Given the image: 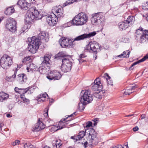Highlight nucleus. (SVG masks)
Returning <instances> with one entry per match:
<instances>
[{
  "label": "nucleus",
  "mask_w": 148,
  "mask_h": 148,
  "mask_svg": "<svg viewBox=\"0 0 148 148\" xmlns=\"http://www.w3.org/2000/svg\"><path fill=\"white\" fill-rule=\"evenodd\" d=\"M17 4L22 9L27 10L29 9V11L31 12H27L26 14L25 21L27 23H32L35 19H41V15L36 8L34 7L30 8L31 5V3H28L25 0H19Z\"/></svg>",
  "instance_id": "obj_1"
},
{
  "label": "nucleus",
  "mask_w": 148,
  "mask_h": 148,
  "mask_svg": "<svg viewBox=\"0 0 148 148\" xmlns=\"http://www.w3.org/2000/svg\"><path fill=\"white\" fill-rule=\"evenodd\" d=\"M96 33L95 32H93L89 33L88 34H84L79 36L73 39L72 40L67 38H66L64 37H62L60 40L61 42L60 45L63 48H70L72 47L74 45V41H79L84 39L87 38H89L95 36Z\"/></svg>",
  "instance_id": "obj_2"
},
{
  "label": "nucleus",
  "mask_w": 148,
  "mask_h": 148,
  "mask_svg": "<svg viewBox=\"0 0 148 148\" xmlns=\"http://www.w3.org/2000/svg\"><path fill=\"white\" fill-rule=\"evenodd\" d=\"M87 133L88 136L86 137V140L83 139V141L79 143H81L82 145L83 144V146L85 147H87L88 143L90 145H96L97 144L99 140L98 134L95 130L93 128H90L88 130Z\"/></svg>",
  "instance_id": "obj_3"
},
{
  "label": "nucleus",
  "mask_w": 148,
  "mask_h": 148,
  "mask_svg": "<svg viewBox=\"0 0 148 148\" xmlns=\"http://www.w3.org/2000/svg\"><path fill=\"white\" fill-rule=\"evenodd\" d=\"M88 17L85 13L82 12L76 15L71 21V24L77 26L82 25L87 22Z\"/></svg>",
  "instance_id": "obj_4"
},
{
  "label": "nucleus",
  "mask_w": 148,
  "mask_h": 148,
  "mask_svg": "<svg viewBox=\"0 0 148 148\" xmlns=\"http://www.w3.org/2000/svg\"><path fill=\"white\" fill-rule=\"evenodd\" d=\"M28 40L29 43L27 47L28 50L33 54L35 53L40 45L39 40L38 39H36L35 36L29 38Z\"/></svg>",
  "instance_id": "obj_5"
},
{
  "label": "nucleus",
  "mask_w": 148,
  "mask_h": 148,
  "mask_svg": "<svg viewBox=\"0 0 148 148\" xmlns=\"http://www.w3.org/2000/svg\"><path fill=\"white\" fill-rule=\"evenodd\" d=\"M51 57V56L50 55H46L44 57L43 61L39 68V71L41 73L45 74L50 69L49 62Z\"/></svg>",
  "instance_id": "obj_6"
},
{
  "label": "nucleus",
  "mask_w": 148,
  "mask_h": 148,
  "mask_svg": "<svg viewBox=\"0 0 148 148\" xmlns=\"http://www.w3.org/2000/svg\"><path fill=\"white\" fill-rule=\"evenodd\" d=\"M1 66L4 69L8 68L12 64V58L8 55L5 54L1 57L0 60Z\"/></svg>",
  "instance_id": "obj_7"
},
{
  "label": "nucleus",
  "mask_w": 148,
  "mask_h": 148,
  "mask_svg": "<svg viewBox=\"0 0 148 148\" xmlns=\"http://www.w3.org/2000/svg\"><path fill=\"white\" fill-rule=\"evenodd\" d=\"M81 101L86 102L87 103H90L92 101L93 97L90 94V90H85L81 92Z\"/></svg>",
  "instance_id": "obj_8"
},
{
  "label": "nucleus",
  "mask_w": 148,
  "mask_h": 148,
  "mask_svg": "<svg viewBox=\"0 0 148 148\" xmlns=\"http://www.w3.org/2000/svg\"><path fill=\"white\" fill-rule=\"evenodd\" d=\"M91 23L93 25H97L103 21L104 17L101 12L97 13L92 14Z\"/></svg>",
  "instance_id": "obj_9"
},
{
  "label": "nucleus",
  "mask_w": 148,
  "mask_h": 148,
  "mask_svg": "<svg viewBox=\"0 0 148 148\" xmlns=\"http://www.w3.org/2000/svg\"><path fill=\"white\" fill-rule=\"evenodd\" d=\"M76 112H75L70 115H68L67 117L66 116L65 118H64L61 120L60 121L59 123L57 126H53L52 127L51 129V132H55L57 130L62 129L64 128V126H65L67 123L66 122L67 121H66V120L67 119L68 117L72 116L73 114H75ZM71 119L69 120L68 121H70Z\"/></svg>",
  "instance_id": "obj_10"
},
{
  "label": "nucleus",
  "mask_w": 148,
  "mask_h": 148,
  "mask_svg": "<svg viewBox=\"0 0 148 148\" xmlns=\"http://www.w3.org/2000/svg\"><path fill=\"white\" fill-rule=\"evenodd\" d=\"M136 37H138V35H139V34H141L140 37L142 43L148 41V30H144L141 27L136 30Z\"/></svg>",
  "instance_id": "obj_11"
},
{
  "label": "nucleus",
  "mask_w": 148,
  "mask_h": 148,
  "mask_svg": "<svg viewBox=\"0 0 148 148\" xmlns=\"http://www.w3.org/2000/svg\"><path fill=\"white\" fill-rule=\"evenodd\" d=\"M17 23L13 18L8 19L5 26L6 28L12 32H15L17 30Z\"/></svg>",
  "instance_id": "obj_12"
},
{
  "label": "nucleus",
  "mask_w": 148,
  "mask_h": 148,
  "mask_svg": "<svg viewBox=\"0 0 148 148\" xmlns=\"http://www.w3.org/2000/svg\"><path fill=\"white\" fill-rule=\"evenodd\" d=\"M47 23L50 26H53L56 24L58 20V18L56 14L53 13L46 17Z\"/></svg>",
  "instance_id": "obj_13"
},
{
  "label": "nucleus",
  "mask_w": 148,
  "mask_h": 148,
  "mask_svg": "<svg viewBox=\"0 0 148 148\" xmlns=\"http://www.w3.org/2000/svg\"><path fill=\"white\" fill-rule=\"evenodd\" d=\"M62 77V75L59 72L56 70L51 71L47 76V78L50 80H58Z\"/></svg>",
  "instance_id": "obj_14"
},
{
  "label": "nucleus",
  "mask_w": 148,
  "mask_h": 148,
  "mask_svg": "<svg viewBox=\"0 0 148 148\" xmlns=\"http://www.w3.org/2000/svg\"><path fill=\"white\" fill-rule=\"evenodd\" d=\"M87 49H90L92 52H95L97 53V50L100 48L99 45L97 42L93 41H91L86 46Z\"/></svg>",
  "instance_id": "obj_15"
},
{
  "label": "nucleus",
  "mask_w": 148,
  "mask_h": 148,
  "mask_svg": "<svg viewBox=\"0 0 148 148\" xmlns=\"http://www.w3.org/2000/svg\"><path fill=\"white\" fill-rule=\"evenodd\" d=\"M91 85H92L91 89L93 91H101L102 86L99 78L98 77L96 78L94 80V82Z\"/></svg>",
  "instance_id": "obj_16"
},
{
  "label": "nucleus",
  "mask_w": 148,
  "mask_h": 148,
  "mask_svg": "<svg viewBox=\"0 0 148 148\" xmlns=\"http://www.w3.org/2000/svg\"><path fill=\"white\" fill-rule=\"evenodd\" d=\"M49 34L48 33L45 32H41L38 34V37L35 36L36 39H38L40 41V44H41V41L43 42H47L49 40Z\"/></svg>",
  "instance_id": "obj_17"
},
{
  "label": "nucleus",
  "mask_w": 148,
  "mask_h": 148,
  "mask_svg": "<svg viewBox=\"0 0 148 148\" xmlns=\"http://www.w3.org/2000/svg\"><path fill=\"white\" fill-rule=\"evenodd\" d=\"M45 126L43 123L38 119L37 123L33 127L32 130L33 132H38L45 128Z\"/></svg>",
  "instance_id": "obj_18"
},
{
  "label": "nucleus",
  "mask_w": 148,
  "mask_h": 148,
  "mask_svg": "<svg viewBox=\"0 0 148 148\" xmlns=\"http://www.w3.org/2000/svg\"><path fill=\"white\" fill-rule=\"evenodd\" d=\"M53 12H54L58 18H59L61 17H63L64 15L63 14V9L62 8L55 7L54 9L53 10Z\"/></svg>",
  "instance_id": "obj_19"
},
{
  "label": "nucleus",
  "mask_w": 148,
  "mask_h": 148,
  "mask_svg": "<svg viewBox=\"0 0 148 148\" xmlns=\"http://www.w3.org/2000/svg\"><path fill=\"white\" fill-rule=\"evenodd\" d=\"M72 61L73 60L70 56H69V58H64L62 59V64L71 68L73 64Z\"/></svg>",
  "instance_id": "obj_20"
},
{
  "label": "nucleus",
  "mask_w": 148,
  "mask_h": 148,
  "mask_svg": "<svg viewBox=\"0 0 148 148\" xmlns=\"http://www.w3.org/2000/svg\"><path fill=\"white\" fill-rule=\"evenodd\" d=\"M33 88H32L28 87L26 88H21L20 90H19V93L21 94V95H24L26 93H27L28 94H31L32 92H31V90H33Z\"/></svg>",
  "instance_id": "obj_21"
},
{
  "label": "nucleus",
  "mask_w": 148,
  "mask_h": 148,
  "mask_svg": "<svg viewBox=\"0 0 148 148\" xmlns=\"http://www.w3.org/2000/svg\"><path fill=\"white\" fill-rule=\"evenodd\" d=\"M27 79L26 75L24 73H21L18 74L16 77L17 80L20 82H23L25 81Z\"/></svg>",
  "instance_id": "obj_22"
},
{
  "label": "nucleus",
  "mask_w": 148,
  "mask_h": 148,
  "mask_svg": "<svg viewBox=\"0 0 148 148\" xmlns=\"http://www.w3.org/2000/svg\"><path fill=\"white\" fill-rule=\"evenodd\" d=\"M119 27L120 30H125L128 28L129 25L126 23L125 21L120 22L118 25Z\"/></svg>",
  "instance_id": "obj_23"
},
{
  "label": "nucleus",
  "mask_w": 148,
  "mask_h": 148,
  "mask_svg": "<svg viewBox=\"0 0 148 148\" xmlns=\"http://www.w3.org/2000/svg\"><path fill=\"white\" fill-rule=\"evenodd\" d=\"M71 68L68 66L67 65L62 64L61 69L62 72L64 73L69 72L71 70Z\"/></svg>",
  "instance_id": "obj_24"
},
{
  "label": "nucleus",
  "mask_w": 148,
  "mask_h": 148,
  "mask_svg": "<svg viewBox=\"0 0 148 148\" xmlns=\"http://www.w3.org/2000/svg\"><path fill=\"white\" fill-rule=\"evenodd\" d=\"M14 9L12 7H9L5 11V14L7 15H10L14 13Z\"/></svg>",
  "instance_id": "obj_25"
},
{
  "label": "nucleus",
  "mask_w": 148,
  "mask_h": 148,
  "mask_svg": "<svg viewBox=\"0 0 148 148\" xmlns=\"http://www.w3.org/2000/svg\"><path fill=\"white\" fill-rule=\"evenodd\" d=\"M9 95L8 94L5 93L3 92L0 93V101H2L7 99L8 98Z\"/></svg>",
  "instance_id": "obj_26"
},
{
  "label": "nucleus",
  "mask_w": 148,
  "mask_h": 148,
  "mask_svg": "<svg viewBox=\"0 0 148 148\" xmlns=\"http://www.w3.org/2000/svg\"><path fill=\"white\" fill-rule=\"evenodd\" d=\"M88 104L84 101H81V103L78 104V109L79 110H84L85 107V106Z\"/></svg>",
  "instance_id": "obj_27"
},
{
  "label": "nucleus",
  "mask_w": 148,
  "mask_h": 148,
  "mask_svg": "<svg viewBox=\"0 0 148 148\" xmlns=\"http://www.w3.org/2000/svg\"><path fill=\"white\" fill-rule=\"evenodd\" d=\"M85 132L82 131H81L79 133V134L76 136V140H75V142L77 141L78 140H80L85 135Z\"/></svg>",
  "instance_id": "obj_28"
},
{
  "label": "nucleus",
  "mask_w": 148,
  "mask_h": 148,
  "mask_svg": "<svg viewBox=\"0 0 148 148\" xmlns=\"http://www.w3.org/2000/svg\"><path fill=\"white\" fill-rule=\"evenodd\" d=\"M130 53V51L129 50H127L126 51H124L123 52V53H122L121 55H118L117 57L120 58L123 57L128 58L129 57Z\"/></svg>",
  "instance_id": "obj_29"
},
{
  "label": "nucleus",
  "mask_w": 148,
  "mask_h": 148,
  "mask_svg": "<svg viewBox=\"0 0 148 148\" xmlns=\"http://www.w3.org/2000/svg\"><path fill=\"white\" fill-rule=\"evenodd\" d=\"M47 97H48V95L46 93L40 95L38 96V101H42V102H43L45 100V99Z\"/></svg>",
  "instance_id": "obj_30"
},
{
  "label": "nucleus",
  "mask_w": 148,
  "mask_h": 148,
  "mask_svg": "<svg viewBox=\"0 0 148 148\" xmlns=\"http://www.w3.org/2000/svg\"><path fill=\"white\" fill-rule=\"evenodd\" d=\"M60 140L54 141L53 142V148H59L62 144H60Z\"/></svg>",
  "instance_id": "obj_31"
},
{
  "label": "nucleus",
  "mask_w": 148,
  "mask_h": 148,
  "mask_svg": "<svg viewBox=\"0 0 148 148\" xmlns=\"http://www.w3.org/2000/svg\"><path fill=\"white\" fill-rule=\"evenodd\" d=\"M69 56H67L63 52H61L58 53L56 56V58L57 57H61L63 58H69Z\"/></svg>",
  "instance_id": "obj_32"
},
{
  "label": "nucleus",
  "mask_w": 148,
  "mask_h": 148,
  "mask_svg": "<svg viewBox=\"0 0 148 148\" xmlns=\"http://www.w3.org/2000/svg\"><path fill=\"white\" fill-rule=\"evenodd\" d=\"M96 98L99 99H101L102 98V95L101 94L100 91L99 92H96L93 93V96Z\"/></svg>",
  "instance_id": "obj_33"
},
{
  "label": "nucleus",
  "mask_w": 148,
  "mask_h": 148,
  "mask_svg": "<svg viewBox=\"0 0 148 148\" xmlns=\"http://www.w3.org/2000/svg\"><path fill=\"white\" fill-rule=\"evenodd\" d=\"M27 25L25 24V25L23 26L21 28L20 30V32L21 33H23L25 32H26L27 31Z\"/></svg>",
  "instance_id": "obj_34"
},
{
  "label": "nucleus",
  "mask_w": 148,
  "mask_h": 148,
  "mask_svg": "<svg viewBox=\"0 0 148 148\" xmlns=\"http://www.w3.org/2000/svg\"><path fill=\"white\" fill-rule=\"evenodd\" d=\"M21 99L22 100H23V102L26 103H29V100L28 99L26 98L24 95H21Z\"/></svg>",
  "instance_id": "obj_35"
},
{
  "label": "nucleus",
  "mask_w": 148,
  "mask_h": 148,
  "mask_svg": "<svg viewBox=\"0 0 148 148\" xmlns=\"http://www.w3.org/2000/svg\"><path fill=\"white\" fill-rule=\"evenodd\" d=\"M24 147L25 148H35L34 146L32 145L29 142H27L25 144Z\"/></svg>",
  "instance_id": "obj_36"
},
{
  "label": "nucleus",
  "mask_w": 148,
  "mask_h": 148,
  "mask_svg": "<svg viewBox=\"0 0 148 148\" xmlns=\"http://www.w3.org/2000/svg\"><path fill=\"white\" fill-rule=\"evenodd\" d=\"M134 18V17L133 16H129L127 18V20L124 21L129 25V24L132 21Z\"/></svg>",
  "instance_id": "obj_37"
},
{
  "label": "nucleus",
  "mask_w": 148,
  "mask_h": 148,
  "mask_svg": "<svg viewBox=\"0 0 148 148\" xmlns=\"http://www.w3.org/2000/svg\"><path fill=\"white\" fill-rule=\"evenodd\" d=\"M22 66V65H20V66H19L18 65H17V67L16 68V70L14 72V74L12 75V77H13V78H15L16 77V75L17 72V71L18 70V69H20L21 66Z\"/></svg>",
  "instance_id": "obj_38"
},
{
  "label": "nucleus",
  "mask_w": 148,
  "mask_h": 148,
  "mask_svg": "<svg viewBox=\"0 0 148 148\" xmlns=\"http://www.w3.org/2000/svg\"><path fill=\"white\" fill-rule=\"evenodd\" d=\"M145 61V59L144 58H142V59L139 60L138 61L136 62H134L132 64L134 66L135 65H136L140 62H143Z\"/></svg>",
  "instance_id": "obj_39"
},
{
  "label": "nucleus",
  "mask_w": 148,
  "mask_h": 148,
  "mask_svg": "<svg viewBox=\"0 0 148 148\" xmlns=\"http://www.w3.org/2000/svg\"><path fill=\"white\" fill-rule=\"evenodd\" d=\"M108 77L109 78L108 79L107 78L106 79V80L107 81V84L109 85L112 86L113 85V82H112V81L110 79L111 78L109 76Z\"/></svg>",
  "instance_id": "obj_40"
},
{
  "label": "nucleus",
  "mask_w": 148,
  "mask_h": 148,
  "mask_svg": "<svg viewBox=\"0 0 148 148\" xmlns=\"http://www.w3.org/2000/svg\"><path fill=\"white\" fill-rule=\"evenodd\" d=\"M92 121L93 125L94 126L97 125V123L99 121V120L97 118H95L93 119Z\"/></svg>",
  "instance_id": "obj_41"
},
{
  "label": "nucleus",
  "mask_w": 148,
  "mask_h": 148,
  "mask_svg": "<svg viewBox=\"0 0 148 148\" xmlns=\"http://www.w3.org/2000/svg\"><path fill=\"white\" fill-rule=\"evenodd\" d=\"M92 123L91 121H88L87 122L86 124V127H89L92 126Z\"/></svg>",
  "instance_id": "obj_42"
},
{
  "label": "nucleus",
  "mask_w": 148,
  "mask_h": 148,
  "mask_svg": "<svg viewBox=\"0 0 148 148\" xmlns=\"http://www.w3.org/2000/svg\"><path fill=\"white\" fill-rule=\"evenodd\" d=\"M129 90V89H128L126 90L125 91V92H124V95H130L131 93H132V92H130Z\"/></svg>",
  "instance_id": "obj_43"
},
{
  "label": "nucleus",
  "mask_w": 148,
  "mask_h": 148,
  "mask_svg": "<svg viewBox=\"0 0 148 148\" xmlns=\"http://www.w3.org/2000/svg\"><path fill=\"white\" fill-rule=\"evenodd\" d=\"M104 105L102 104L98 107V110L99 111H102L103 110Z\"/></svg>",
  "instance_id": "obj_44"
},
{
  "label": "nucleus",
  "mask_w": 148,
  "mask_h": 148,
  "mask_svg": "<svg viewBox=\"0 0 148 148\" xmlns=\"http://www.w3.org/2000/svg\"><path fill=\"white\" fill-rule=\"evenodd\" d=\"M86 57V56L84 53H82L81 54L79 57V58L81 59V58H82Z\"/></svg>",
  "instance_id": "obj_45"
},
{
  "label": "nucleus",
  "mask_w": 148,
  "mask_h": 148,
  "mask_svg": "<svg viewBox=\"0 0 148 148\" xmlns=\"http://www.w3.org/2000/svg\"><path fill=\"white\" fill-rule=\"evenodd\" d=\"M137 87V85H135L134 86H130V88H129V90H133V89L134 88H136Z\"/></svg>",
  "instance_id": "obj_46"
},
{
  "label": "nucleus",
  "mask_w": 148,
  "mask_h": 148,
  "mask_svg": "<svg viewBox=\"0 0 148 148\" xmlns=\"http://www.w3.org/2000/svg\"><path fill=\"white\" fill-rule=\"evenodd\" d=\"M21 89V88H18L17 87H15L14 88V90L16 92L19 93V90H20Z\"/></svg>",
  "instance_id": "obj_47"
},
{
  "label": "nucleus",
  "mask_w": 148,
  "mask_h": 148,
  "mask_svg": "<svg viewBox=\"0 0 148 148\" xmlns=\"http://www.w3.org/2000/svg\"><path fill=\"white\" fill-rule=\"evenodd\" d=\"M138 130H139V128L137 126H136L134 127L133 129V130L134 132H136V131H138Z\"/></svg>",
  "instance_id": "obj_48"
},
{
  "label": "nucleus",
  "mask_w": 148,
  "mask_h": 148,
  "mask_svg": "<svg viewBox=\"0 0 148 148\" xmlns=\"http://www.w3.org/2000/svg\"><path fill=\"white\" fill-rule=\"evenodd\" d=\"M8 107L9 110H12L13 107V105L12 104L9 105Z\"/></svg>",
  "instance_id": "obj_49"
},
{
  "label": "nucleus",
  "mask_w": 148,
  "mask_h": 148,
  "mask_svg": "<svg viewBox=\"0 0 148 148\" xmlns=\"http://www.w3.org/2000/svg\"><path fill=\"white\" fill-rule=\"evenodd\" d=\"M14 142L16 145H18L19 144L20 141L18 140H17L15 141Z\"/></svg>",
  "instance_id": "obj_50"
},
{
  "label": "nucleus",
  "mask_w": 148,
  "mask_h": 148,
  "mask_svg": "<svg viewBox=\"0 0 148 148\" xmlns=\"http://www.w3.org/2000/svg\"><path fill=\"white\" fill-rule=\"evenodd\" d=\"M45 113L44 114V116L45 117L48 116V112H44Z\"/></svg>",
  "instance_id": "obj_51"
},
{
  "label": "nucleus",
  "mask_w": 148,
  "mask_h": 148,
  "mask_svg": "<svg viewBox=\"0 0 148 148\" xmlns=\"http://www.w3.org/2000/svg\"><path fill=\"white\" fill-rule=\"evenodd\" d=\"M27 61V58H25L23 59V60L22 61V62L23 63H24L25 62H26Z\"/></svg>",
  "instance_id": "obj_52"
},
{
  "label": "nucleus",
  "mask_w": 148,
  "mask_h": 148,
  "mask_svg": "<svg viewBox=\"0 0 148 148\" xmlns=\"http://www.w3.org/2000/svg\"><path fill=\"white\" fill-rule=\"evenodd\" d=\"M27 61V58H25L23 59V60L22 61V62L23 63H24L25 62H26Z\"/></svg>",
  "instance_id": "obj_53"
},
{
  "label": "nucleus",
  "mask_w": 148,
  "mask_h": 148,
  "mask_svg": "<svg viewBox=\"0 0 148 148\" xmlns=\"http://www.w3.org/2000/svg\"><path fill=\"white\" fill-rule=\"evenodd\" d=\"M78 60L79 61V63H82L84 61V60H83L82 59V58H81L80 59V58H79L78 59Z\"/></svg>",
  "instance_id": "obj_54"
},
{
  "label": "nucleus",
  "mask_w": 148,
  "mask_h": 148,
  "mask_svg": "<svg viewBox=\"0 0 148 148\" xmlns=\"http://www.w3.org/2000/svg\"><path fill=\"white\" fill-rule=\"evenodd\" d=\"M145 59V60L148 58V53L143 58Z\"/></svg>",
  "instance_id": "obj_55"
},
{
  "label": "nucleus",
  "mask_w": 148,
  "mask_h": 148,
  "mask_svg": "<svg viewBox=\"0 0 148 148\" xmlns=\"http://www.w3.org/2000/svg\"><path fill=\"white\" fill-rule=\"evenodd\" d=\"M93 53H94L93 56L94 58H95V60H96L97 57V53H96L95 52Z\"/></svg>",
  "instance_id": "obj_56"
},
{
  "label": "nucleus",
  "mask_w": 148,
  "mask_h": 148,
  "mask_svg": "<svg viewBox=\"0 0 148 148\" xmlns=\"http://www.w3.org/2000/svg\"><path fill=\"white\" fill-rule=\"evenodd\" d=\"M76 136H72L71 137V138L75 140H76Z\"/></svg>",
  "instance_id": "obj_57"
},
{
  "label": "nucleus",
  "mask_w": 148,
  "mask_h": 148,
  "mask_svg": "<svg viewBox=\"0 0 148 148\" xmlns=\"http://www.w3.org/2000/svg\"><path fill=\"white\" fill-rule=\"evenodd\" d=\"M33 65V64H31L30 65V66H29V67H27V69H26L27 70H29V69H33V68H31V65Z\"/></svg>",
  "instance_id": "obj_58"
},
{
  "label": "nucleus",
  "mask_w": 148,
  "mask_h": 148,
  "mask_svg": "<svg viewBox=\"0 0 148 148\" xmlns=\"http://www.w3.org/2000/svg\"><path fill=\"white\" fill-rule=\"evenodd\" d=\"M134 66L133 65V64H132L131 66L129 68V69L130 70H132L133 69V66Z\"/></svg>",
  "instance_id": "obj_59"
},
{
  "label": "nucleus",
  "mask_w": 148,
  "mask_h": 148,
  "mask_svg": "<svg viewBox=\"0 0 148 148\" xmlns=\"http://www.w3.org/2000/svg\"><path fill=\"white\" fill-rule=\"evenodd\" d=\"M3 126V124L2 123H0V130H1V127Z\"/></svg>",
  "instance_id": "obj_60"
},
{
  "label": "nucleus",
  "mask_w": 148,
  "mask_h": 148,
  "mask_svg": "<svg viewBox=\"0 0 148 148\" xmlns=\"http://www.w3.org/2000/svg\"><path fill=\"white\" fill-rule=\"evenodd\" d=\"M6 116L7 117H12V116H11L9 114H7L6 115Z\"/></svg>",
  "instance_id": "obj_61"
},
{
  "label": "nucleus",
  "mask_w": 148,
  "mask_h": 148,
  "mask_svg": "<svg viewBox=\"0 0 148 148\" xmlns=\"http://www.w3.org/2000/svg\"><path fill=\"white\" fill-rule=\"evenodd\" d=\"M49 110L48 107H47V108L45 109L44 111H48Z\"/></svg>",
  "instance_id": "obj_62"
},
{
  "label": "nucleus",
  "mask_w": 148,
  "mask_h": 148,
  "mask_svg": "<svg viewBox=\"0 0 148 148\" xmlns=\"http://www.w3.org/2000/svg\"><path fill=\"white\" fill-rule=\"evenodd\" d=\"M31 1L32 3H35L36 2L35 0H31Z\"/></svg>",
  "instance_id": "obj_63"
},
{
  "label": "nucleus",
  "mask_w": 148,
  "mask_h": 148,
  "mask_svg": "<svg viewBox=\"0 0 148 148\" xmlns=\"http://www.w3.org/2000/svg\"><path fill=\"white\" fill-rule=\"evenodd\" d=\"M146 19H147V21L148 22V14H147V16L146 17Z\"/></svg>",
  "instance_id": "obj_64"
}]
</instances>
